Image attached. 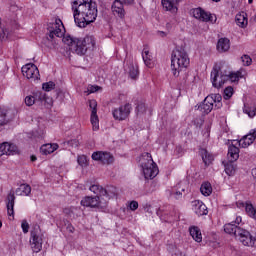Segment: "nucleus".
<instances>
[{
	"mask_svg": "<svg viewBox=\"0 0 256 256\" xmlns=\"http://www.w3.org/2000/svg\"><path fill=\"white\" fill-rule=\"evenodd\" d=\"M71 10L78 27L84 28L97 19V2L93 0H72Z\"/></svg>",
	"mask_w": 256,
	"mask_h": 256,
	"instance_id": "1",
	"label": "nucleus"
},
{
	"mask_svg": "<svg viewBox=\"0 0 256 256\" xmlns=\"http://www.w3.org/2000/svg\"><path fill=\"white\" fill-rule=\"evenodd\" d=\"M62 41L77 55H85L88 49L93 50L95 48V38L93 36H86L84 38L66 36Z\"/></svg>",
	"mask_w": 256,
	"mask_h": 256,
	"instance_id": "2",
	"label": "nucleus"
},
{
	"mask_svg": "<svg viewBox=\"0 0 256 256\" xmlns=\"http://www.w3.org/2000/svg\"><path fill=\"white\" fill-rule=\"evenodd\" d=\"M189 63H191L189 59V54L183 47H178L172 52L171 59V70L174 77H179L182 71H185L187 67H189Z\"/></svg>",
	"mask_w": 256,
	"mask_h": 256,
	"instance_id": "3",
	"label": "nucleus"
},
{
	"mask_svg": "<svg viewBox=\"0 0 256 256\" xmlns=\"http://www.w3.org/2000/svg\"><path fill=\"white\" fill-rule=\"evenodd\" d=\"M243 77L241 75V72H223L221 71V68L215 66L211 72V81L213 87L216 89H221L227 81H231L232 83H235L239 81Z\"/></svg>",
	"mask_w": 256,
	"mask_h": 256,
	"instance_id": "4",
	"label": "nucleus"
},
{
	"mask_svg": "<svg viewBox=\"0 0 256 256\" xmlns=\"http://www.w3.org/2000/svg\"><path fill=\"white\" fill-rule=\"evenodd\" d=\"M30 245L34 253H39L43 249V234L41 233V228L36 225L31 231Z\"/></svg>",
	"mask_w": 256,
	"mask_h": 256,
	"instance_id": "5",
	"label": "nucleus"
},
{
	"mask_svg": "<svg viewBox=\"0 0 256 256\" xmlns=\"http://www.w3.org/2000/svg\"><path fill=\"white\" fill-rule=\"evenodd\" d=\"M89 191L97 195V197H106L107 201L111 199V197H115L117 195V189L110 187L108 190L103 188L102 186H99L97 184H94L89 187Z\"/></svg>",
	"mask_w": 256,
	"mask_h": 256,
	"instance_id": "6",
	"label": "nucleus"
},
{
	"mask_svg": "<svg viewBox=\"0 0 256 256\" xmlns=\"http://www.w3.org/2000/svg\"><path fill=\"white\" fill-rule=\"evenodd\" d=\"M63 22L61 19H56L55 22L48 24V31L50 39H54L55 37H63L65 32H63Z\"/></svg>",
	"mask_w": 256,
	"mask_h": 256,
	"instance_id": "7",
	"label": "nucleus"
},
{
	"mask_svg": "<svg viewBox=\"0 0 256 256\" xmlns=\"http://www.w3.org/2000/svg\"><path fill=\"white\" fill-rule=\"evenodd\" d=\"M236 237H238L240 243L245 247H256V238L251 235L250 231L241 228V230H238Z\"/></svg>",
	"mask_w": 256,
	"mask_h": 256,
	"instance_id": "8",
	"label": "nucleus"
},
{
	"mask_svg": "<svg viewBox=\"0 0 256 256\" xmlns=\"http://www.w3.org/2000/svg\"><path fill=\"white\" fill-rule=\"evenodd\" d=\"M192 15L195 19L199 21H203L204 23H215L217 21V17L213 16L211 13L206 12L201 8H195L192 10Z\"/></svg>",
	"mask_w": 256,
	"mask_h": 256,
	"instance_id": "9",
	"label": "nucleus"
},
{
	"mask_svg": "<svg viewBox=\"0 0 256 256\" xmlns=\"http://www.w3.org/2000/svg\"><path fill=\"white\" fill-rule=\"evenodd\" d=\"M22 74L27 79H32V81H37L39 79V68L33 63H28L22 67Z\"/></svg>",
	"mask_w": 256,
	"mask_h": 256,
	"instance_id": "10",
	"label": "nucleus"
},
{
	"mask_svg": "<svg viewBox=\"0 0 256 256\" xmlns=\"http://www.w3.org/2000/svg\"><path fill=\"white\" fill-rule=\"evenodd\" d=\"M112 115L116 121H125L131 115V104L120 106L112 112Z\"/></svg>",
	"mask_w": 256,
	"mask_h": 256,
	"instance_id": "11",
	"label": "nucleus"
},
{
	"mask_svg": "<svg viewBox=\"0 0 256 256\" xmlns=\"http://www.w3.org/2000/svg\"><path fill=\"white\" fill-rule=\"evenodd\" d=\"M142 171L144 175V179H155L156 175H159V168L156 163L153 164H145L143 163Z\"/></svg>",
	"mask_w": 256,
	"mask_h": 256,
	"instance_id": "12",
	"label": "nucleus"
},
{
	"mask_svg": "<svg viewBox=\"0 0 256 256\" xmlns=\"http://www.w3.org/2000/svg\"><path fill=\"white\" fill-rule=\"evenodd\" d=\"M112 15L117 17V19H123L127 15V11H125V4L123 2H119L118 0H114L111 6Z\"/></svg>",
	"mask_w": 256,
	"mask_h": 256,
	"instance_id": "13",
	"label": "nucleus"
},
{
	"mask_svg": "<svg viewBox=\"0 0 256 256\" xmlns=\"http://www.w3.org/2000/svg\"><path fill=\"white\" fill-rule=\"evenodd\" d=\"M81 205L83 207H91V208H95V207H103L104 204L101 201V199L99 198V196H86L81 200Z\"/></svg>",
	"mask_w": 256,
	"mask_h": 256,
	"instance_id": "14",
	"label": "nucleus"
},
{
	"mask_svg": "<svg viewBox=\"0 0 256 256\" xmlns=\"http://www.w3.org/2000/svg\"><path fill=\"white\" fill-rule=\"evenodd\" d=\"M17 153H19V148L15 144L3 142L0 145V157H3V155H17Z\"/></svg>",
	"mask_w": 256,
	"mask_h": 256,
	"instance_id": "15",
	"label": "nucleus"
},
{
	"mask_svg": "<svg viewBox=\"0 0 256 256\" xmlns=\"http://www.w3.org/2000/svg\"><path fill=\"white\" fill-rule=\"evenodd\" d=\"M198 109L206 115H209V112L215 109V105L213 104V97L207 96L202 104L198 107Z\"/></svg>",
	"mask_w": 256,
	"mask_h": 256,
	"instance_id": "16",
	"label": "nucleus"
},
{
	"mask_svg": "<svg viewBox=\"0 0 256 256\" xmlns=\"http://www.w3.org/2000/svg\"><path fill=\"white\" fill-rule=\"evenodd\" d=\"M34 96V102L35 103H41L44 105H47V107H51L53 101H51V99L47 98V96L45 94H43V92H35L33 93Z\"/></svg>",
	"mask_w": 256,
	"mask_h": 256,
	"instance_id": "17",
	"label": "nucleus"
},
{
	"mask_svg": "<svg viewBox=\"0 0 256 256\" xmlns=\"http://www.w3.org/2000/svg\"><path fill=\"white\" fill-rule=\"evenodd\" d=\"M187 190V181H181L176 185V191L172 193L175 199H181Z\"/></svg>",
	"mask_w": 256,
	"mask_h": 256,
	"instance_id": "18",
	"label": "nucleus"
},
{
	"mask_svg": "<svg viewBox=\"0 0 256 256\" xmlns=\"http://www.w3.org/2000/svg\"><path fill=\"white\" fill-rule=\"evenodd\" d=\"M228 159L230 163H235L239 159V148L234 144H231L228 147Z\"/></svg>",
	"mask_w": 256,
	"mask_h": 256,
	"instance_id": "19",
	"label": "nucleus"
},
{
	"mask_svg": "<svg viewBox=\"0 0 256 256\" xmlns=\"http://www.w3.org/2000/svg\"><path fill=\"white\" fill-rule=\"evenodd\" d=\"M194 211L196 215H198V217L207 215V213H209V210H207V206L201 201L194 202Z\"/></svg>",
	"mask_w": 256,
	"mask_h": 256,
	"instance_id": "20",
	"label": "nucleus"
},
{
	"mask_svg": "<svg viewBox=\"0 0 256 256\" xmlns=\"http://www.w3.org/2000/svg\"><path fill=\"white\" fill-rule=\"evenodd\" d=\"M228 49H231V41L229 38H220L217 43V50L220 53H225Z\"/></svg>",
	"mask_w": 256,
	"mask_h": 256,
	"instance_id": "21",
	"label": "nucleus"
},
{
	"mask_svg": "<svg viewBox=\"0 0 256 256\" xmlns=\"http://www.w3.org/2000/svg\"><path fill=\"white\" fill-rule=\"evenodd\" d=\"M58 149V144H44L40 147V153H42V155H51V153H55Z\"/></svg>",
	"mask_w": 256,
	"mask_h": 256,
	"instance_id": "22",
	"label": "nucleus"
},
{
	"mask_svg": "<svg viewBox=\"0 0 256 256\" xmlns=\"http://www.w3.org/2000/svg\"><path fill=\"white\" fill-rule=\"evenodd\" d=\"M241 227L237 226L233 222L224 225L225 233L228 235H235L236 237L239 235V231H241Z\"/></svg>",
	"mask_w": 256,
	"mask_h": 256,
	"instance_id": "23",
	"label": "nucleus"
},
{
	"mask_svg": "<svg viewBox=\"0 0 256 256\" xmlns=\"http://www.w3.org/2000/svg\"><path fill=\"white\" fill-rule=\"evenodd\" d=\"M179 3V0H162V6L166 11H172V13H175L177 11V4Z\"/></svg>",
	"mask_w": 256,
	"mask_h": 256,
	"instance_id": "24",
	"label": "nucleus"
},
{
	"mask_svg": "<svg viewBox=\"0 0 256 256\" xmlns=\"http://www.w3.org/2000/svg\"><path fill=\"white\" fill-rule=\"evenodd\" d=\"M190 235L197 243H201L203 241V235L201 234V229L197 226H191L189 228Z\"/></svg>",
	"mask_w": 256,
	"mask_h": 256,
	"instance_id": "25",
	"label": "nucleus"
},
{
	"mask_svg": "<svg viewBox=\"0 0 256 256\" xmlns=\"http://www.w3.org/2000/svg\"><path fill=\"white\" fill-rule=\"evenodd\" d=\"M253 141H255V137L251 135V133H249L238 141V145L239 147H243V149H246V147L252 145Z\"/></svg>",
	"mask_w": 256,
	"mask_h": 256,
	"instance_id": "26",
	"label": "nucleus"
},
{
	"mask_svg": "<svg viewBox=\"0 0 256 256\" xmlns=\"http://www.w3.org/2000/svg\"><path fill=\"white\" fill-rule=\"evenodd\" d=\"M199 153L202 157L203 163L205 165H211V163L213 161V155H211L209 153V151H207V149H205V148H201Z\"/></svg>",
	"mask_w": 256,
	"mask_h": 256,
	"instance_id": "27",
	"label": "nucleus"
},
{
	"mask_svg": "<svg viewBox=\"0 0 256 256\" xmlns=\"http://www.w3.org/2000/svg\"><path fill=\"white\" fill-rule=\"evenodd\" d=\"M7 201L8 215L11 216L14 214L13 207H15V194L10 192L7 196Z\"/></svg>",
	"mask_w": 256,
	"mask_h": 256,
	"instance_id": "28",
	"label": "nucleus"
},
{
	"mask_svg": "<svg viewBox=\"0 0 256 256\" xmlns=\"http://www.w3.org/2000/svg\"><path fill=\"white\" fill-rule=\"evenodd\" d=\"M16 195H25L26 197L31 195V186L29 184H21L16 189Z\"/></svg>",
	"mask_w": 256,
	"mask_h": 256,
	"instance_id": "29",
	"label": "nucleus"
},
{
	"mask_svg": "<svg viewBox=\"0 0 256 256\" xmlns=\"http://www.w3.org/2000/svg\"><path fill=\"white\" fill-rule=\"evenodd\" d=\"M140 163L141 167H143V163H145V165H153L155 162L153 161V157L149 152H144L140 157Z\"/></svg>",
	"mask_w": 256,
	"mask_h": 256,
	"instance_id": "30",
	"label": "nucleus"
},
{
	"mask_svg": "<svg viewBox=\"0 0 256 256\" xmlns=\"http://www.w3.org/2000/svg\"><path fill=\"white\" fill-rule=\"evenodd\" d=\"M208 97H212L215 109H221L223 107V103H221V101H223V97L221 94H210Z\"/></svg>",
	"mask_w": 256,
	"mask_h": 256,
	"instance_id": "31",
	"label": "nucleus"
},
{
	"mask_svg": "<svg viewBox=\"0 0 256 256\" xmlns=\"http://www.w3.org/2000/svg\"><path fill=\"white\" fill-rule=\"evenodd\" d=\"M200 191L204 197H209L213 193V188L210 183H203L200 187Z\"/></svg>",
	"mask_w": 256,
	"mask_h": 256,
	"instance_id": "32",
	"label": "nucleus"
},
{
	"mask_svg": "<svg viewBox=\"0 0 256 256\" xmlns=\"http://www.w3.org/2000/svg\"><path fill=\"white\" fill-rule=\"evenodd\" d=\"M128 73L131 79H137V77H139V67L133 64H130L128 66Z\"/></svg>",
	"mask_w": 256,
	"mask_h": 256,
	"instance_id": "33",
	"label": "nucleus"
},
{
	"mask_svg": "<svg viewBox=\"0 0 256 256\" xmlns=\"http://www.w3.org/2000/svg\"><path fill=\"white\" fill-rule=\"evenodd\" d=\"M93 131H97L99 129V116H97V112H91V118H90Z\"/></svg>",
	"mask_w": 256,
	"mask_h": 256,
	"instance_id": "34",
	"label": "nucleus"
},
{
	"mask_svg": "<svg viewBox=\"0 0 256 256\" xmlns=\"http://www.w3.org/2000/svg\"><path fill=\"white\" fill-rule=\"evenodd\" d=\"M243 111H244V113H246V115H248V117L253 118L256 115V105L248 106L247 104H245Z\"/></svg>",
	"mask_w": 256,
	"mask_h": 256,
	"instance_id": "35",
	"label": "nucleus"
},
{
	"mask_svg": "<svg viewBox=\"0 0 256 256\" xmlns=\"http://www.w3.org/2000/svg\"><path fill=\"white\" fill-rule=\"evenodd\" d=\"M235 21L239 27H245L248 23L247 18L245 17V14H237Z\"/></svg>",
	"mask_w": 256,
	"mask_h": 256,
	"instance_id": "36",
	"label": "nucleus"
},
{
	"mask_svg": "<svg viewBox=\"0 0 256 256\" xmlns=\"http://www.w3.org/2000/svg\"><path fill=\"white\" fill-rule=\"evenodd\" d=\"M142 59L146 65V67H151V55L149 54V50H147V48H144L143 52H142Z\"/></svg>",
	"mask_w": 256,
	"mask_h": 256,
	"instance_id": "37",
	"label": "nucleus"
},
{
	"mask_svg": "<svg viewBox=\"0 0 256 256\" xmlns=\"http://www.w3.org/2000/svg\"><path fill=\"white\" fill-rule=\"evenodd\" d=\"M101 163H103L104 165H109L110 163H113V155H111V153L108 152H102Z\"/></svg>",
	"mask_w": 256,
	"mask_h": 256,
	"instance_id": "38",
	"label": "nucleus"
},
{
	"mask_svg": "<svg viewBox=\"0 0 256 256\" xmlns=\"http://www.w3.org/2000/svg\"><path fill=\"white\" fill-rule=\"evenodd\" d=\"M10 119L7 117V110L0 109V125H7Z\"/></svg>",
	"mask_w": 256,
	"mask_h": 256,
	"instance_id": "39",
	"label": "nucleus"
},
{
	"mask_svg": "<svg viewBox=\"0 0 256 256\" xmlns=\"http://www.w3.org/2000/svg\"><path fill=\"white\" fill-rule=\"evenodd\" d=\"M245 210L249 217H253V219H256V210L253 207V204H246Z\"/></svg>",
	"mask_w": 256,
	"mask_h": 256,
	"instance_id": "40",
	"label": "nucleus"
},
{
	"mask_svg": "<svg viewBox=\"0 0 256 256\" xmlns=\"http://www.w3.org/2000/svg\"><path fill=\"white\" fill-rule=\"evenodd\" d=\"M225 173L231 177V175H235V166L232 162L225 164Z\"/></svg>",
	"mask_w": 256,
	"mask_h": 256,
	"instance_id": "41",
	"label": "nucleus"
},
{
	"mask_svg": "<svg viewBox=\"0 0 256 256\" xmlns=\"http://www.w3.org/2000/svg\"><path fill=\"white\" fill-rule=\"evenodd\" d=\"M42 89L47 92L53 91V89H55V82L49 81V82L43 83Z\"/></svg>",
	"mask_w": 256,
	"mask_h": 256,
	"instance_id": "42",
	"label": "nucleus"
},
{
	"mask_svg": "<svg viewBox=\"0 0 256 256\" xmlns=\"http://www.w3.org/2000/svg\"><path fill=\"white\" fill-rule=\"evenodd\" d=\"M192 123L194 126H196L197 129H201V127H203V123H205V120H203V117L199 116L194 118Z\"/></svg>",
	"mask_w": 256,
	"mask_h": 256,
	"instance_id": "43",
	"label": "nucleus"
},
{
	"mask_svg": "<svg viewBox=\"0 0 256 256\" xmlns=\"http://www.w3.org/2000/svg\"><path fill=\"white\" fill-rule=\"evenodd\" d=\"M231 97H233V87L229 86L224 90V99L227 101L228 99H231Z\"/></svg>",
	"mask_w": 256,
	"mask_h": 256,
	"instance_id": "44",
	"label": "nucleus"
},
{
	"mask_svg": "<svg viewBox=\"0 0 256 256\" xmlns=\"http://www.w3.org/2000/svg\"><path fill=\"white\" fill-rule=\"evenodd\" d=\"M241 61L245 67H249V65H251V63H253V60L251 59V56H249V55H243L241 57Z\"/></svg>",
	"mask_w": 256,
	"mask_h": 256,
	"instance_id": "45",
	"label": "nucleus"
},
{
	"mask_svg": "<svg viewBox=\"0 0 256 256\" xmlns=\"http://www.w3.org/2000/svg\"><path fill=\"white\" fill-rule=\"evenodd\" d=\"M78 164L80 165V167H87V156L85 155H80L77 158Z\"/></svg>",
	"mask_w": 256,
	"mask_h": 256,
	"instance_id": "46",
	"label": "nucleus"
},
{
	"mask_svg": "<svg viewBox=\"0 0 256 256\" xmlns=\"http://www.w3.org/2000/svg\"><path fill=\"white\" fill-rule=\"evenodd\" d=\"M25 104L27 107H33L35 105V97L33 95L26 96Z\"/></svg>",
	"mask_w": 256,
	"mask_h": 256,
	"instance_id": "47",
	"label": "nucleus"
},
{
	"mask_svg": "<svg viewBox=\"0 0 256 256\" xmlns=\"http://www.w3.org/2000/svg\"><path fill=\"white\" fill-rule=\"evenodd\" d=\"M102 157H103V152H94L92 154V159L94 161H101L102 160Z\"/></svg>",
	"mask_w": 256,
	"mask_h": 256,
	"instance_id": "48",
	"label": "nucleus"
},
{
	"mask_svg": "<svg viewBox=\"0 0 256 256\" xmlns=\"http://www.w3.org/2000/svg\"><path fill=\"white\" fill-rule=\"evenodd\" d=\"M89 107L91 109V113H93L94 111H95V113H97V101L90 100Z\"/></svg>",
	"mask_w": 256,
	"mask_h": 256,
	"instance_id": "49",
	"label": "nucleus"
},
{
	"mask_svg": "<svg viewBox=\"0 0 256 256\" xmlns=\"http://www.w3.org/2000/svg\"><path fill=\"white\" fill-rule=\"evenodd\" d=\"M23 233H29V223L27 222V220H23L22 224H21Z\"/></svg>",
	"mask_w": 256,
	"mask_h": 256,
	"instance_id": "50",
	"label": "nucleus"
},
{
	"mask_svg": "<svg viewBox=\"0 0 256 256\" xmlns=\"http://www.w3.org/2000/svg\"><path fill=\"white\" fill-rule=\"evenodd\" d=\"M129 207L131 211H137L139 209V203L137 201H131Z\"/></svg>",
	"mask_w": 256,
	"mask_h": 256,
	"instance_id": "51",
	"label": "nucleus"
},
{
	"mask_svg": "<svg viewBox=\"0 0 256 256\" xmlns=\"http://www.w3.org/2000/svg\"><path fill=\"white\" fill-rule=\"evenodd\" d=\"M98 89H100L99 86H90V87L88 88V92H89V93H97Z\"/></svg>",
	"mask_w": 256,
	"mask_h": 256,
	"instance_id": "52",
	"label": "nucleus"
},
{
	"mask_svg": "<svg viewBox=\"0 0 256 256\" xmlns=\"http://www.w3.org/2000/svg\"><path fill=\"white\" fill-rule=\"evenodd\" d=\"M118 1L124 5H133V3H135V0H118Z\"/></svg>",
	"mask_w": 256,
	"mask_h": 256,
	"instance_id": "53",
	"label": "nucleus"
},
{
	"mask_svg": "<svg viewBox=\"0 0 256 256\" xmlns=\"http://www.w3.org/2000/svg\"><path fill=\"white\" fill-rule=\"evenodd\" d=\"M137 111H140L141 113H143V111H145V105L143 104H139L137 107H136Z\"/></svg>",
	"mask_w": 256,
	"mask_h": 256,
	"instance_id": "54",
	"label": "nucleus"
},
{
	"mask_svg": "<svg viewBox=\"0 0 256 256\" xmlns=\"http://www.w3.org/2000/svg\"><path fill=\"white\" fill-rule=\"evenodd\" d=\"M176 153H178V155L183 154V147L177 146V147H176Z\"/></svg>",
	"mask_w": 256,
	"mask_h": 256,
	"instance_id": "55",
	"label": "nucleus"
},
{
	"mask_svg": "<svg viewBox=\"0 0 256 256\" xmlns=\"http://www.w3.org/2000/svg\"><path fill=\"white\" fill-rule=\"evenodd\" d=\"M242 219L241 217H237L236 220L233 222L234 225H239L241 223Z\"/></svg>",
	"mask_w": 256,
	"mask_h": 256,
	"instance_id": "56",
	"label": "nucleus"
},
{
	"mask_svg": "<svg viewBox=\"0 0 256 256\" xmlns=\"http://www.w3.org/2000/svg\"><path fill=\"white\" fill-rule=\"evenodd\" d=\"M252 176L256 179V168L252 169Z\"/></svg>",
	"mask_w": 256,
	"mask_h": 256,
	"instance_id": "57",
	"label": "nucleus"
},
{
	"mask_svg": "<svg viewBox=\"0 0 256 256\" xmlns=\"http://www.w3.org/2000/svg\"><path fill=\"white\" fill-rule=\"evenodd\" d=\"M30 159H31L32 162H35V161L37 160V156L32 155V156L30 157Z\"/></svg>",
	"mask_w": 256,
	"mask_h": 256,
	"instance_id": "58",
	"label": "nucleus"
},
{
	"mask_svg": "<svg viewBox=\"0 0 256 256\" xmlns=\"http://www.w3.org/2000/svg\"><path fill=\"white\" fill-rule=\"evenodd\" d=\"M250 133H251V135L254 137V141H255V139H256V129L253 130V132H250Z\"/></svg>",
	"mask_w": 256,
	"mask_h": 256,
	"instance_id": "59",
	"label": "nucleus"
},
{
	"mask_svg": "<svg viewBox=\"0 0 256 256\" xmlns=\"http://www.w3.org/2000/svg\"><path fill=\"white\" fill-rule=\"evenodd\" d=\"M161 37H165V32H159Z\"/></svg>",
	"mask_w": 256,
	"mask_h": 256,
	"instance_id": "60",
	"label": "nucleus"
},
{
	"mask_svg": "<svg viewBox=\"0 0 256 256\" xmlns=\"http://www.w3.org/2000/svg\"><path fill=\"white\" fill-rule=\"evenodd\" d=\"M212 1H214L215 3H219V1H221V0H212Z\"/></svg>",
	"mask_w": 256,
	"mask_h": 256,
	"instance_id": "61",
	"label": "nucleus"
},
{
	"mask_svg": "<svg viewBox=\"0 0 256 256\" xmlns=\"http://www.w3.org/2000/svg\"><path fill=\"white\" fill-rule=\"evenodd\" d=\"M248 3H249V4L253 3V0H248Z\"/></svg>",
	"mask_w": 256,
	"mask_h": 256,
	"instance_id": "62",
	"label": "nucleus"
},
{
	"mask_svg": "<svg viewBox=\"0 0 256 256\" xmlns=\"http://www.w3.org/2000/svg\"><path fill=\"white\" fill-rule=\"evenodd\" d=\"M3 227V222L0 221V228Z\"/></svg>",
	"mask_w": 256,
	"mask_h": 256,
	"instance_id": "63",
	"label": "nucleus"
},
{
	"mask_svg": "<svg viewBox=\"0 0 256 256\" xmlns=\"http://www.w3.org/2000/svg\"><path fill=\"white\" fill-rule=\"evenodd\" d=\"M159 211H163V209H162V208H160V209H159Z\"/></svg>",
	"mask_w": 256,
	"mask_h": 256,
	"instance_id": "64",
	"label": "nucleus"
}]
</instances>
